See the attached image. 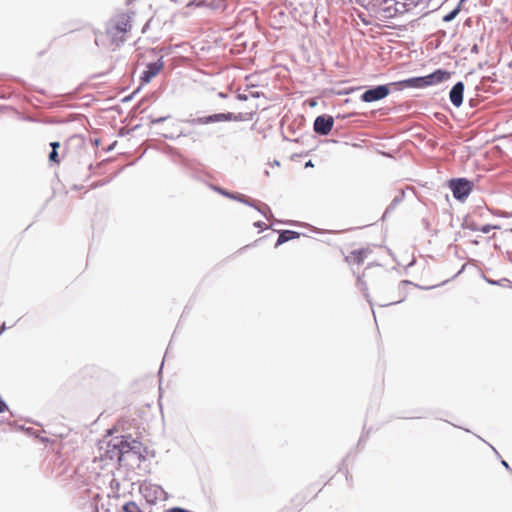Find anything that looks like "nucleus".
I'll list each match as a JSON object with an SVG mask.
<instances>
[{"instance_id": "f257e3e1", "label": "nucleus", "mask_w": 512, "mask_h": 512, "mask_svg": "<svg viewBox=\"0 0 512 512\" xmlns=\"http://www.w3.org/2000/svg\"><path fill=\"white\" fill-rule=\"evenodd\" d=\"M131 29V16L127 13H119L110 20L106 33L113 45L120 46L127 40V34Z\"/></svg>"}, {"instance_id": "f03ea898", "label": "nucleus", "mask_w": 512, "mask_h": 512, "mask_svg": "<svg viewBox=\"0 0 512 512\" xmlns=\"http://www.w3.org/2000/svg\"><path fill=\"white\" fill-rule=\"evenodd\" d=\"M451 73L442 69H438L433 73L424 76V77H416L403 81L402 83L408 87H426L430 85H435L441 83L447 79H449Z\"/></svg>"}, {"instance_id": "7ed1b4c3", "label": "nucleus", "mask_w": 512, "mask_h": 512, "mask_svg": "<svg viewBox=\"0 0 512 512\" xmlns=\"http://www.w3.org/2000/svg\"><path fill=\"white\" fill-rule=\"evenodd\" d=\"M255 113H256L255 110H252V111L246 112V113H238V114L218 113V114H213V115H210L207 117L199 118L198 122L201 124H208L211 122H220V121H234V122L248 121V120L252 119V117Z\"/></svg>"}, {"instance_id": "20e7f679", "label": "nucleus", "mask_w": 512, "mask_h": 512, "mask_svg": "<svg viewBox=\"0 0 512 512\" xmlns=\"http://www.w3.org/2000/svg\"><path fill=\"white\" fill-rule=\"evenodd\" d=\"M449 187L453 196L461 201L465 200L472 191L471 182L463 178L450 180Z\"/></svg>"}, {"instance_id": "39448f33", "label": "nucleus", "mask_w": 512, "mask_h": 512, "mask_svg": "<svg viewBox=\"0 0 512 512\" xmlns=\"http://www.w3.org/2000/svg\"><path fill=\"white\" fill-rule=\"evenodd\" d=\"M371 255L372 250L369 248L355 249L345 256V261L349 266L359 268L371 259Z\"/></svg>"}, {"instance_id": "423d86ee", "label": "nucleus", "mask_w": 512, "mask_h": 512, "mask_svg": "<svg viewBox=\"0 0 512 512\" xmlns=\"http://www.w3.org/2000/svg\"><path fill=\"white\" fill-rule=\"evenodd\" d=\"M389 88L386 85H379L375 88L366 90L361 95V100L367 103L384 99L389 94Z\"/></svg>"}, {"instance_id": "0eeeda50", "label": "nucleus", "mask_w": 512, "mask_h": 512, "mask_svg": "<svg viewBox=\"0 0 512 512\" xmlns=\"http://www.w3.org/2000/svg\"><path fill=\"white\" fill-rule=\"evenodd\" d=\"M334 120L331 116H318L314 121V130L321 135H327L333 128Z\"/></svg>"}, {"instance_id": "6e6552de", "label": "nucleus", "mask_w": 512, "mask_h": 512, "mask_svg": "<svg viewBox=\"0 0 512 512\" xmlns=\"http://www.w3.org/2000/svg\"><path fill=\"white\" fill-rule=\"evenodd\" d=\"M163 68V63L159 60L147 65L146 69L141 75V82L144 84L149 83L156 75L160 73Z\"/></svg>"}, {"instance_id": "1a4fd4ad", "label": "nucleus", "mask_w": 512, "mask_h": 512, "mask_svg": "<svg viewBox=\"0 0 512 512\" xmlns=\"http://www.w3.org/2000/svg\"><path fill=\"white\" fill-rule=\"evenodd\" d=\"M464 84L462 82L456 83L450 91V100L456 107L461 106L463 102Z\"/></svg>"}, {"instance_id": "9d476101", "label": "nucleus", "mask_w": 512, "mask_h": 512, "mask_svg": "<svg viewBox=\"0 0 512 512\" xmlns=\"http://www.w3.org/2000/svg\"><path fill=\"white\" fill-rule=\"evenodd\" d=\"M300 236V234L298 232H295V231H290V230H284L282 231L280 234H279V237L277 239V242H276V247L287 242V241H290L292 239H296Z\"/></svg>"}, {"instance_id": "9b49d317", "label": "nucleus", "mask_w": 512, "mask_h": 512, "mask_svg": "<svg viewBox=\"0 0 512 512\" xmlns=\"http://www.w3.org/2000/svg\"><path fill=\"white\" fill-rule=\"evenodd\" d=\"M50 145L52 147V151L49 154V160L51 162L59 164L60 163V159H59V155H58V152H57V148L60 146V143L59 142H52Z\"/></svg>"}, {"instance_id": "f8f14e48", "label": "nucleus", "mask_w": 512, "mask_h": 512, "mask_svg": "<svg viewBox=\"0 0 512 512\" xmlns=\"http://www.w3.org/2000/svg\"><path fill=\"white\" fill-rule=\"evenodd\" d=\"M469 227H471L475 231H480L482 233H489L492 229H498V226L495 225H483V226H476L474 223H470Z\"/></svg>"}, {"instance_id": "ddd939ff", "label": "nucleus", "mask_w": 512, "mask_h": 512, "mask_svg": "<svg viewBox=\"0 0 512 512\" xmlns=\"http://www.w3.org/2000/svg\"><path fill=\"white\" fill-rule=\"evenodd\" d=\"M461 11V4H458V6L453 9L450 13H448L447 15H445L443 17V21L444 22H450L452 21L453 19L456 18V16L460 13Z\"/></svg>"}, {"instance_id": "4468645a", "label": "nucleus", "mask_w": 512, "mask_h": 512, "mask_svg": "<svg viewBox=\"0 0 512 512\" xmlns=\"http://www.w3.org/2000/svg\"><path fill=\"white\" fill-rule=\"evenodd\" d=\"M123 511L124 512H142L140 507L133 501L127 502L123 506Z\"/></svg>"}, {"instance_id": "2eb2a0df", "label": "nucleus", "mask_w": 512, "mask_h": 512, "mask_svg": "<svg viewBox=\"0 0 512 512\" xmlns=\"http://www.w3.org/2000/svg\"><path fill=\"white\" fill-rule=\"evenodd\" d=\"M280 512H295L293 507H284Z\"/></svg>"}, {"instance_id": "dca6fc26", "label": "nucleus", "mask_w": 512, "mask_h": 512, "mask_svg": "<svg viewBox=\"0 0 512 512\" xmlns=\"http://www.w3.org/2000/svg\"><path fill=\"white\" fill-rule=\"evenodd\" d=\"M254 226H256L258 228H263L265 226V223L262 221H258V222L254 223Z\"/></svg>"}, {"instance_id": "f3484780", "label": "nucleus", "mask_w": 512, "mask_h": 512, "mask_svg": "<svg viewBox=\"0 0 512 512\" xmlns=\"http://www.w3.org/2000/svg\"><path fill=\"white\" fill-rule=\"evenodd\" d=\"M218 191H219L220 193H222L223 195H225V196L232 197L228 192H224V191H223V190H221V189H218Z\"/></svg>"}, {"instance_id": "a211bd4d", "label": "nucleus", "mask_w": 512, "mask_h": 512, "mask_svg": "<svg viewBox=\"0 0 512 512\" xmlns=\"http://www.w3.org/2000/svg\"><path fill=\"white\" fill-rule=\"evenodd\" d=\"M68 154L67 147L64 148V151L62 152L63 157H65Z\"/></svg>"}, {"instance_id": "6ab92c4d", "label": "nucleus", "mask_w": 512, "mask_h": 512, "mask_svg": "<svg viewBox=\"0 0 512 512\" xmlns=\"http://www.w3.org/2000/svg\"><path fill=\"white\" fill-rule=\"evenodd\" d=\"M162 120H164V118H159L158 120H155L154 122H160Z\"/></svg>"}, {"instance_id": "aec40b11", "label": "nucleus", "mask_w": 512, "mask_h": 512, "mask_svg": "<svg viewBox=\"0 0 512 512\" xmlns=\"http://www.w3.org/2000/svg\"><path fill=\"white\" fill-rule=\"evenodd\" d=\"M292 507L295 509L296 507H298V504H295V506H292Z\"/></svg>"}]
</instances>
